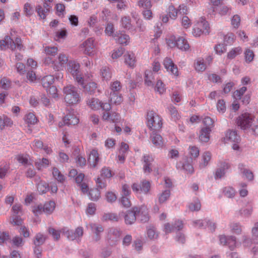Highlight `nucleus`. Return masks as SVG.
Returning a JSON list of instances; mask_svg holds the SVG:
<instances>
[{"instance_id":"f257e3e1","label":"nucleus","mask_w":258,"mask_h":258,"mask_svg":"<svg viewBox=\"0 0 258 258\" xmlns=\"http://www.w3.org/2000/svg\"><path fill=\"white\" fill-rule=\"evenodd\" d=\"M64 101L69 105L79 103L81 98L78 89L72 85H69L63 89Z\"/></svg>"},{"instance_id":"f03ea898","label":"nucleus","mask_w":258,"mask_h":258,"mask_svg":"<svg viewBox=\"0 0 258 258\" xmlns=\"http://www.w3.org/2000/svg\"><path fill=\"white\" fill-rule=\"evenodd\" d=\"M122 231L119 228L110 227L106 232V240L110 246H115L120 241Z\"/></svg>"},{"instance_id":"7ed1b4c3","label":"nucleus","mask_w":258,"mask_h":258,"mask_svg":"<svg viewBox=\"0 0 258 258\" xmlns=\"http://www.w3.org/2000/svg\"><path fill=\"white\" fill-rule=\"evenodd\" d=\"M23 48V46L22 44L21 39L18 37H17L15 41H13L10 36H7L4 40L0 41V49L2 50L10 48L12 50L16 49L21 50Z\"/></svg>"},{"instance_id":"20e7f679","label":"nucleus","mask_w":258,"mask_h":258,"mask_svg":"<svg viewBox=\"0 0 258 258\" xmlns=\"http://www.w3.org/2000/svg\"><path fill=\"white\" fill-rule=\"evenodd\" d=\"M147 120L148 127L153 132L161 128L162 125L161 118L153 111H150L148 112Z\"/></svg>"},{"instance_id":"39448f33","label":"nucleus","mask_w":258,"mask_h":258,"mask_svg":"<svg viewBox=\"0 0 258 258\" xmlns=\"http://www.w3.org/2000/svg\"><path fill=\"white\" fill-rule=\"evenodd\" d=\"M67 67L68 72L73 75L75 81L79 85H83V78L80 72V64L75 61H69Z\"/></svg>"},{"instance_id":"423d86ee","label":"nucleus","mask_w":258,"mask_h":258,"mask_svg":"<svg viewBox=\"0 0 258 258\" xmlns=\"http://www.w3.org/2000/svg\"><path fill=\"white\" fill-rule=\"evenodd\" d=\"M167 44L170 47L176 46L179 49L183 51H186L189 48L187 41L183 37L176 38L175 36H172L168 39Z\"/></svg>"},{"instance_id":"0eeeda50","label":"nucleus","mask_w":258,"mask_h":258,"mask_svg":"<svg viewBox=\"0 0 258 258\" xmlns=\"http://www.w3.org/2000/svg\"><path fill=\"white\" fill-rule=\"evenodd\" d=\"M254 117L252 115L245 113L237 118V124L242 130H248L254 121Z\"/></svg>"},{"instance_id":"6e6552de","label":"nucleus","mask_w":258,"mask_h":258,"mask_svg":"<svg viewBox=\"0 0 258 258\" xmlns=\"http://www.w3.org/2000/svg\"><path fill=\"white\" fill-rule=\"evenodd\" d=\"M210 27L207 21L202 19L195 25L192 33L196 37H199L202 34H208Z\"/></svg>"},{"instance_id":"1a4fd4ad","label":"nucleus","mask_w":258,"mask_h":258,"mask_svg":"<svg viewBox=\"0 0 258 258\" xmlns=\"http://www.w3.org/2000/svg\"><path fill=\"white\" fill-rule=\"evenodd\" d=\"M141 162L143 165V170L145 173H151L154 167V159L152 156L149 154H144L141 159Z\"/></svg>"},{"instance_id":"9d476101","label":"nucleus","mask_w":258,"mask_h":258,"mask_svg":"<svg viewBox=\"0 0 258 258\" xmlns=\"http://www.w3.org/2000/svg\"><path fill=\"white\" fill-rule=\"evenodd\" d=\"M139 211L138 207H134L131 210L126 211L124 215V222L127 225H132L136 221L137 212Z\"/></svg>"},{"instance_id":"9b49d317","label":"nucleus","mask_w":258,"mask_h":258,"mask_svg":"<svg viewBox=\"0 0 258 258\" xmlns=\"http://www.w3.org/2000/svg\"><path fill=\"white\" fill-rule=\"evenodd\" d=\"M94 42V40L93 38H89L82 44L81 47L85 54L89 55L94 54L95 47Z\"/></svg>"},{"instance_id":"f8f14e48","label":"nucleus","mask_w":258,"mask_h":258,"mask_svg":"<svg viewBox=\"0 0 258 258\" xmlns=\"http://www.w3.org/2000/svg\"><path fill=\"white\" fill-rule=\"evenodd\" d=\"M51 7V4L44 2L43 7L40 5H37L35 10L39 17L41 19H44L46 18V14L49 12Z\"/></svg>"},{"instance_id":"ddd939ff","label":"nucleus","mask_w":258,"mask_h":258,"mask_svg":"<svg viewBox=\"0 0 258 258\" xmlns=\"http://www.w3.org/2000/svg\"><path fill=\"white\" fill-rule=\"evenodd\" d=\"M163 65L167 71L175 76H178V69L171 59L166 57L163 61Z\"/></svg>"},{"instance_id":"4468645a","label":"nucleus","mask_w":258,"mask_h":258,"mask_svg":"<svg viewBox=\"0 0 258 258\" xmlns=\"http://www.w3.org/2000/svg\"><path fill=\"white\" fill-rule=\"evenodd\" d=\"M88 226L90 228L92 232L95 234V235L93 237L94 240L96 242L99 241L101 238L100 234L104 230L103 227L101 225L96 224L95 223H90Z\"/></svg>"},{"instance_id":"2eb2a0df","label":"nucleus","mask_w":258,"mask_h":258,"mask_svg":"<svg viewBox=\"0 0 258 258\" xmlns=\"http://www.w3.org/2000/svg\"><path fill=\"white\" fill-rule=\"evenodd\" d=\"M81 86L84 89V92L90 95L94 94L96 91H98L97 84L94 82H90L86 84L83 82V85Z\"/></svg>"},{"instance_id":"dca6fc26","label":"nucleus","mask_w":258,"mask_h":258,"mask_svg":"<svg viewBox=\"0 0 258 258\" xmlns=\"http://www.w3.org/2000/svg\"><path fill=\"white\" fill-rule=\"evenodd\" d=\"M138 209L139 211L137 212V216L139 217L141 222L142 223L148 222L149 220V216L147 208L142 206L139 207H138Z\"/></svg>"},{"instance_id":"f3484780","label":"nucleus","mask_w":258,"mask_h":258,"mask_svg":"<svg viewBox=\"0 0 258 258\" xmlns=\"http://www.w3.org/2000/svg\"><path fill=\"white\" fill-rule=\"evenodd\" d=\"M99 155L97 150L93 149L89 153L88 162L92 167H95L99 161Z\"/></svg>"},{"instance_id":"a211bd4d","label":"nucleus","mask_w":258,"mask_h":258,"mask_svg":"<svg viewBox=\"0 0 258 258\" xmlns=\"http://www.w3.org/2000/svg\"><path fill=\"white\" fill-rule=\"evenodd\" d=\"M79 120L78 117L71 113L68 114L63 118V124L68 126L76 125L79 123Z\"/></svg>"},{"instance_id":"6ab92c4d","label":"nucleus","mask_w":258,"mask_h":258,"mask_svg":"<svg viewBox=\"0 0 258 258\" xmlns=\"http://www.w3.org/2000/svg\"><path fill=\"white\" fill-rule=\"evenodd\" d=\"M88 106L91 109L97 110L100 108L101 101L96 98H88L86 101Z\"/></svg>"},{"instance_id":"aec40b11","label":"nucleus","mask_w":258,"mask_h":258,"mask_svg":"<svg viewBox=\"0 0 258 258\" xmlns=\"http://www.w3.org/2000/svg\"><path fill=\"white\" fill-rule=\"evenodd\" d=\"M150 139L152 143L157 148L162 147L164 145V141L162 137L155 132H153L151 135Z\"/></svg>"},{"instance_id":"412c9836","label":"nucleus","mask_w":258,"mask_h":258,"mask_svg":"<svg viewBox=\"0 0 258 258\" xmlns=\"http://www.w3.org/2000/svg\"><path fill=\"white\" fill-rule=\"evenodd\" d=\"M211 130L208 127H203L200 133L199 140L202 142H208L210 139Z\"/></svg>"},{"instance_id":"4be33fe9","label":"nucleus","mask_w":258,"mask_h":258,"mask_svg":"<svg viewBox=\"0 0 258 258\" xmlns=\"http://www.w3.org/2000/svg\"><path fill=\"white\" fill-rule=\"evenodd\" d=\"M124 63L131 68H134L136 64L135 54L133 53L127 52L124 55Z\"/></svg>"},{"instance_id":"5701e85b","label":"nucleus","mask_w":258,"mask_h":258,"mask_svg":"<svg viewBox=\"0 0 258 258\" xmlns=\"http://www.w3.org/2000/svg\"><path fill=\"white\" fill-rule=\"evenodd\" d=\"M113 37L117 42L122 44H127L130 40L129 36L123 33L115 34Z\"/></svg>"},{"instance_id":"b1692460","label":"nucleus","mask_w":258,"mask_h":258,"mask_svg":"<svg viewBox=\"0 0 258 258\" xmlns=\"http://www.w3.org/2000/svg\"><path fill=\"white\" fill-rule=\"evenodd\" d=\"M229 167V164L226 162H222L220 166L217 169L215 173V178H221L225 173V170Z\"/></svg>"},{"instance_id":"393cba45","label":"nucleus","mask_w":258,"mask_h":258,"mask_svg":"<svg viewBox=\"0 0 258 258\" xmlns=\"http://www.w3.org/2000/svg\"><path fill=\"white\" fill-rule=\"evenodd\" d=\"M155 80L154 74L150 71H147L145 72V84L148 87H153L154 83L153 81Z\"/></svg>"},{"instance_id":"a878e982","label":"nucleus","mask_w":258,"mask_h":258,"mask_svg":"<svg viewBox=\"0 0 258 258\" xmlns=\"http://www.w3.org/2000/svg\"><path fill=\"white\" fill-rule=\"evenodd\" d=\"M109 100L112 104H119L122 101V97L118 92H110Z\"/></svg>"},{"instance_id":"bb28decb","label":"nucleus","mask_w":258,"mask_h":258,"mask_svg":"<svg viewBox=\"0 0 258 258\" xmlns=\"http://www.w3.org/2000/svg\"><path fill=\"white\" fill-rule=\"evenodd\" d=\"M13 124V121L5 115H0V129L3 130L5 126H11Z\"/></svg>"},{"instance_id":"cd10ccee","label":"nucleus","mask_w":258,"mask_h":258,"mask_svg":"<svg viewBox=\"0 0 258 258\" xmlns=\"http://www.w3.org/2000/svg\"><path fill=\"white\" fill-rule=\"evenodd\" d=\"M238 169L249 180H251L253 178L252 172L248 169L245 168V165L243 163L238 164Z\"/></svg>"},{"instance_id":"c85d7f7f","label":"nucleus","mask_w":258,"mask_h":258,"mask_svg":"<svg viewBox=\"0 0 258 258\" xmlns=\"http://www.w3.org/2000/svg\"><path fill=\"white\" fill-rule=\"evenodd\" d=\"M252 212L253 207L251 206H249L239 210L238 213L242 217L249 218L252 215Z\"/></svg>"},{"instance_id":"c756f323","label":"nucleus","mask_w":258,"mask_h":258,"mask_svg":"<svg viewBox=\"0 0 258 258\" xmlns=\"http://www.w3.org/2000/svg\"><path fill=\"white\" fill-rule=\"evenodd\" d=\"M239 136L235 131L229 130L227 132L225 139L228 141L236 142L239 140Z\"/></svg>"},{"instance_id":"7c9ffc66","label":"nucleus","mask_w":258,"mask_h":258,"mask_svg":"<svg viewBox=\"0 0 258 258\" xmlns=\"http://www.w3.org/2000/svg\"><path fill=\"white\" fill-rule=\"evenodd\" d=\"M55 207V204L53 201L46 202L43 205V212L46 214H50L53 212Z\"/></svg>"},{"instance_id":"2f4dec72","label":"nucleus","mask_w":258,"mask_h":258,"mask_svg":"<svg viewBox=\"0 0 258 258\" xmlns=\"http://www.w3.org/2000/svg\"><path fill=\"white\" fill-rule=\"evenodd\" d=\"M170 196V190L169 189H165L158 196V202L160 204L165 203Z\"/></svg>"},{"instance_id":"473e14b6","label":"nucleus","mask_w":258,"mask_h":258,"mask_svg":"<svg viewBox=\"0 0 258 258\" xmlns=\"http://www.w3.org/2000/svg\"><path fill=\"white\" fill-rule=\"evenodd\" d=\"M54 77L53 75H48L42 79V86L45 88H48L54 82Z\"/></svg>"},{"instance_id":"72a5a7b5","label":"nucleus","mask_w":258,"mask_h":258,"mask_svg":"<svg viewBox=\"0 0 258 258\" xmlns=\"http://www.w3.org/2000/svg\"><path fill=\"white\" fill-rule=\"evenodd\" d=\"M44 63L52 68L55 71H59L60 70V66L57 64V62L53 60L50 57H46L44 59Z\"/></svg>"},{"instance_id":"f704fd0d","label":"nucleus","mask_w":258,"mask_h":258,"mask_svg":"<svg viewBox=\"0 0 258 258\" xmlns=\"http://www.w3.org/2000/svg\"><path fill=\"white\" fill-rule=\"evenodd\" d=\"M211 159V154L209 152H205L202 155V160L200 164L201 168H205L209 163Z\"/></svg>"},{"instance_id":"c9c22d12","label":"nucleus","mask_w":258,"mask_h":258,"mask_svg":"<svg viewBox=\"0 0 258 258\" xmlns=\"http://www.w3.org/2000/svg\"><path fill=\"white\" fill-rule=\"evenodd\" d=\"M195 68L197 71L203 72L206 69V66L202 58H198L195 63Z\"/></svg>"},{"instance_id":"e433bc0d","label":"nucleus","mask_w":258,"mask_h":258,"mask_svg":"<svg viewBox=\"0 0 258 258\" xmlns=\"http://www.w3.org/2000/svg\"><path fill=\"white\" fill-rule=\"evenodd\" d=\"M242 51V50L240 47L233 48L228 53L227 57L230 59H233L237 55L241 53Z\"/></svg>"},{"instance_id":"4c0bfd02","label":"nucleus","mask_w":258,"mask_h":258,"mask_svg":"<svg viewBox=\"0 0 258 258\" xmlns=\"http://www.w3.org/2000/svg\"><path fill=\"white\" fill-rule=\"evenodd\" d=\"M84 233L83 228L82 227H77L73 232V236H70V240H74L79 239L81 237Z\"/></svg>"},{"instance_id":"58836bf2","label":"nucleus","mask_w":258,"mask_h":258,"mask_svg":"<svg viewBox=\"0 0 258 258\" xmlns=\"http://www.w3.org/2000/svg\"><path fill=\"white\" fill-rule=\"evenodd\" d=\"M121 213L119 214V216H118L115 213H106L104 214L103 216V220H111L113 221L117 222L119 220L120 218V215Z\"/></svg>"},{"instance_id":"ea45409f","label":"nucleus","mask_w":258,"mask_h":258,"mask_svg":"<svg viewBox=\"0 0 258 258\" xmlns=\"http://www.w3.org/2000/svg\"><path fill=\"white\" fill-rule=\"evenodd\" d=\"M120 23L122 27L126 29L132 28L131 19L128 16H123L121 18Z\"/></svg>"},{"instance_id":"a19ab883","label":"nucleus","mask_w":258,"mask_h":258,"mask_svg":"<svg viewBox=\"0 0 258 258\" xmlns=\"http://www.w3.org/2000/svg\"><path fill=\"white\" fill-rule=\"evenodd\" d=\"M100 73L102 78L106 81H108L111 78V74L108 67H102L100 70Z\"/></svg>"},{"instance_id":"79ce46f5","label":"nucleus","mask_w":258,"mask_h":258,"mask_svg":"<svg viewBox=\"0 0 258 258\" xmlns=\"http://www.w3.org/2000/svg\"><path fill=\"white\" fill-rule=\"evenodd\" d=\"M48 184L44 181H40L37 184V190L40 194L46 193L49 190Z\"/></svg>"},{"instance_id":"37998d69","label":"nucleus","mask_w":258,"mask_h":258,"mask_svg":"<svg viewBox=\"0 0 258 258\" xmlns=\"http://www.w3.org/2000/svg\"><path fill=\"white\" fill-rule=\"evenodd\" d=\"M24 119L28 124H34L37 122V119L35 114L31 112L27 113L25 115Z\"/></svg>"},{"instance_id":"c03bdc74","label":"nucleus","mask_w":258,"mask_h":258,"mask_svg":"<svg viewBox=\"0 0 258 258\" xmlns=\"http://www.w3.org/2000/svg\"><path fill=\"white\" fill-rule=\"evenodd\" d=\"M231 230L236 234H240L242 232V226L237 222L231 223L230 225Z\"/></svg>"},{"instance_id":"a18cd8bd","label":"nucleus","mask_w":258,"mask_h":258,"mask_svg":"<svg viewBox=\"0 0 258 258\" xmlns=\"http://www.w3.org/2000/svg\"><path fill=\"white\" fill-rule=\"evenodd\" d=\"M13 246L20 247L24 245V241L23 238L19 236H16L11 240Z\"/></svg>"},{"instance_id":"49530a36","label":"nucleus","mask_w":258,"mask_h":258,"mask_svg":"<svg viewBox=\"0 0 258 258\" xmlns=\"http://www.w3.org/2000/svg\"><path fill=\"white\" fill-rule=\"evenodd\" d=\"M215 121V120L214 118H211L209 116L204 117L203 119V123L205 126L204 127H208L210 128V130H211L214 126V123Z\"/></svg>"},{"instance_id":"de8ad7c7","label":"nucleus","mask_w":258,"mask_h":258,"mask_svg":"<svg viewBox=\"0 0 258 258\" xmlns=\"http://www.w3.org/2000/svg\"><path fill=\"white\" fill-rule=\"evenodd\" d=\"M16 159L20 163L24 165L26 167H28L29 165L31 164L29 162L28 157L27 156L18 155L16 157Z\"/></svg>"},{"instance_id":"09e8293b","label":"nucleus","mask_w":258,"mask_h":258,"mask_svg":"<svg viewBox=\"0 0 258 258\" xmlns=\"http://www.w3.org/2000/svg\"><path fill=\"white\" fill-rule=\"evenodd\" d=\"M52 174L53 177L60 182H62L64 180V176L60 173L57 168H53Z\"/></svg>"},{"instance_id":"8fccbe9b","label":"nucleus","mask_w":258,"mask_h":258,"mask_svg":"<svg viewBox=\"0 0 258 258\" xmlns=\"http://www.w3.org/2000/svg\"><path fill=\"white\" fill-rule=\"evenodd\" d=\"M89 196L91 200L97 201L100 198V191L97 188L91 189L89 191Z\"/></svg>"},{"instance_id":"3c124183","label":"nucleus","mask_w":258,"mask_h":258,"mask_svg":"<svg viewBox=\"0 0 258 258\" xmlns=\"http://www.w3.org/2000/svg\"><path fill=\"white\" fill-rule=\"evenodd\" d=\"M167 13L169 17L173 20L176 18L177 15V10L172 5H170L167 9Z\"/></svg>"},{"instance_id":"603ef678","label":"nucleus","mask_w":258,"mask_h":258,"mask_svg":"<svg viewBox=\"0 0 258 258\" xmlns=\"http://www.w3.org/2000/svg\"><path fill=\"white\" fill-rule=\"evenodd\" d=\"M45 237L41 234H37L34 240V244L35 246H39L42 245L45 240Z\"/></svg>"},{"instance_id":"864d4df0","label":"nucleus","mask_w":258,"mask_h":258,"mask_svg":"<svg viewBox=\"0 0 258 258\" xmlns=\"http://www.w3.org/2000/svg\"><path fill=\"white\" fill-rule=\"evenodd\" d=\"M235 36L232 33H227L224 38V41L226 45L232 44L235 40Z\"/></svg>"},{"instance_id":"5fc2aeb1","label":"nucleus","mask_w":258,"mask_h":258,"mask_svg":"<svg viewBox=\"0 0 258 258\" xmlns=\"http://www.w3.org/2000/svg\"><path fill=\"white\" fill-rule=\"evenodd\" d=\"M121 87L122 86L120 84V83L118 81H115L111 83L110 86L111 92L114 93H118V92L121 90Z\"/></svg>"},{"instance_id":"6e6d98bb","label":"nucleus","mask_w":258,"mask_h":258,"mask_svg":"<svg viewBox=\"0 0 258 258\" xmlns=\"http://www.w3.org/2000/svg\"><path fill=\"white\" fill-rule=\"evenodd\" d=\"M58 49L55 46H46L44 48L45 53L47 55L54 56L57 52Z\"/></svg>"},{"instance_id":"4d7b16f0","label":"nucleus","mask_w":258,"mask_h":258,"mask_svg":"<svg viewBox=\"0 0 258 258\" xmlns=\"http://www.w3.org/2000/svg\"><path fill=\"white\" fill-rule=\"evenodd\" d=\"M151 187L150 183L148 181L144 180L141 185V191L144 194H148Z\"/></svg>"},{"instance_id":"13d9d810","label":"nucleus","mask_w":258,"mask_h":258,"mask_svg":"<svg viewBox=\"0 0 258 258\" xmlns=\"http://www.w3.org/2000/svg\"><path fill=\"white\" fill-rule=\"evenodd\" d=\"M22 219L20 216H12L10 219V222L14 226H20L22 225Z\"/></svg>"},{"instance_id":"bf43d9fd","label":"nucleus","mask_w":258,"mask_h":258,"mask_svg":"<svg viewBox=\"0 0 258 258\" xmlns=\"http://www.w3.org/2000/svg\"><path fill=\"white\" fill-rule=\"evenodd\" d=\"M24 12L27 17H30L33 14V8L29 3H26L24 5Z\"/></svg>"},{"instance_id":"052dcab7","label":"nucleus","mask_w":258,"mask_h":258,"mask_svg":"<svg viewBox=\"0 0 258 258\" xmlns=\"http://www.w3.org/2000/svg\"><path fill=\"white\" fill-rule=\"evenodd\" d=\"M224 195L229 198H233L235 194V190L232 187H226L223 189Z\"/></svg>"},{"instance_id":"680f3d73","label":"nucleus","mask_w":258,"mask_h":258,"mask_svg":"<svg viewBox=\"0 0 258 258\" xmlns=\"http://www.w3.org/2000/svg\"><path fill=\"white\" fill-rule=\"evenodd\" d=\"M67 33L66 30H61L55 32L54 35L55 40L58 41L60 39H64L67 36Z\"/></svg>"},{"instance_id":"e2e57ef3","label":"nucleus","mask_w":258,"mask_h":258,"mask_svg":"<svg viewBox=\"0 0 258 258\" xmlns=\"http://www.w3.org/2000/svg\"><path fill=\"white\" fill-rule=\"evenodd\" d=\"M58 59V62L57 64L60 66V68L69 62L68 56L63 53L59 54Z\"/></svg>"},{"instance_id":"0e129e2a","label":"nucleus","mask_w":258,"mask_h":258,"mask_svg":"<svg viewBox=\"0 0 258 258\" xmlns=\"http://www.w3.org/2000/svg\"><path fill=\"white\" fill-rule=\"evenodd\" d=\"M245 61L247 62H251L254 57L253 52L249 49H247L244 52Z\"/></svg>"},{"instance_id":"69168bd1","label":"nucleus","mask_w":258,"mask_h":258,"mask_svg":"<svg viewBox=\"0 0 258 258\" xmlns=\"http://www.w3.org/2000/svg\"><path fill=\"white\" fill-rule=\"evenodd\" d=\"M129 196H121L119 202L123 207L128 208L131 206V201L128 198Z\"/></svg>"},{"instance_id":"338daca9","label":"nucleus","mask_w":258,"mask_h":258,"mask_svg":"<svg viewBox=\"0 0 258 258\" xmlns=\"http://www.w3.org/2000/svg\"><path fill=\"white\" fill-rule=\"evenodd\" d=\"M12 211L14 213L13 216H20L22 214V206L20 204H15L12 207Z\"/></svg>"},{"instance_id":"774afa93","label":"nucleus","mask_w":258,"mask_h":258,"mask_svg":"<svg viewBox=\"0 0 258 258\" xmlns=\"http://www.w3.org/2000/svg\"><path fill=\"white\" fill-rule=\"evenodd\" d=\"M11 86V82L10 80L5 78L4 77L1 79L0 81V86L4 89H8L10 88Z\"/></svg>"}]
</instances>
